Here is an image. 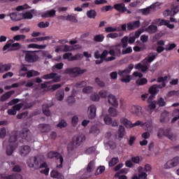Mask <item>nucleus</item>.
Segmentation results:
<instances>
[{
  "label": "nucleus",
  "mask_w": 179,
  "mask_h": 179,
  "mask_svg": "<svg viewBox=\"0 0 179 179\" xmlns=\"http://www.w3.org/2000/svg\"><path fill=\"white\" fill-rule=\"evenodd\" d=\"M83 141H86V137H85V136H74L72 138L71 143L67 148L68 150H75V149H77V148H79V146L82 145V142Z\"/></svg>",
  "instance_id": "nucleus-1"
},
{
  "label": "nucleus",
  "mask_w": 179,
  "mask_h": 179,
  "mask_svg": "<svg viewBox=\"0 0 179 179\" xmlns=\"http://www.w3.org/2000/svg\"><path fill=\"white\" fill-rule=\"evenodd\" d=\"M43 162H44L43 156H37V157H34L30 158V159H29L27 162V164L31 169H33V167H34V169L37 170L38 169H40V166L41 163H43Z\"/></svg>",
  "instance_id": "nucleus-2"
},
{
  "label": "nucleus",
  "mask_w": 179,
  "mask_h": 179,
  "mask_svg": "<svg viewBox=\"0 0 179 179\" xmlns=\"http://www.w3.org/2000/svg\"><path fill=\"white\" fill-rule=\"evenodd\" d=\"M87 71V69H81L80 67H73L66 69L64 73L66 75H71L72 78H78L80 76V75H83Z\"/></svg>",
  "instance_id": "nucleus-3"
},
{
  "label": "nucleus",
  "mask_w": 179,
  "mask_h": 179,
  "mask_svg": "<svg viewBox=\"0 0 179 179\" xmlns=\"http://www.w3.org/2000/svg\"><path fill=\"white\" fill-rule=\"evenodd\" d=\"M36 52H38V51L24 50L23 53L25 54L24 59L26 62H28L29 64L37 62L39 57Z\"/></svg>",
  "instance_id": "nucleus-4"
},
{
  "label": "nucleus",
  "mask_w": 179,
  "mask_h": 179,
  "mask_svg": "<svg viewBox=\"0 0 179 179\" xmlns=\"http://www.w3.org/2000/svg\"><path fill=\"white\" fill-rule=\"evenodd\" d=\"M120 122L122 125H124L126 128H134L135 127H143V122L141 120H137L135 123H132L131 121L128 120V119L122 117Z\"/></svg>",
  "instance_id": "nucleus-5"
},
{
  "label": "nucleus",
  "mask_w": 179,
  "mask_h": 179,
  "mask_svg": "<svg viewBox=\"0 0 179 179\" xmlns=\"http://www.w3.org/2000/svg\"><path fill=\"white\" fill-rule=\"evenodd\" d=\"M19 136H20L22 139H25L27 142H31L33 140L31 132L27 128H24L21 131H19Z\"/></svg>",
  "instance_id": "nucleus-6"
},
{
  "label": "nucleus",
  "mask_w": 179,
  "mask_h": 179,
  "mask_svg": "<svg viewBox=\"0 0 179 179\" xmlns=\"http://www.w3.org/2000/svg\"><path fill=\"white\" fill-rule=\"evenodd\" d=\"M179 164V157H175L171 160H169L164 165V168L166 170L169 169H173V167H177V165Z\"/></svg>",
  "instance_id": "nucleus-7"
},
{
  "label": "nucleus",
  "mask_w": 179,
  "mask_h": 179,
  "mask_svg": "<svg viewBox=\"0 0 179 179\" xmlns=\"http://www.w3.org/2000/svg\"><path fill=\"white\" fill-rule=\"evenodd\" d=\"M19 138V131L15 130L12 131L8 142L9 145H17V143H16V141H17V138Z\"/></svg>",
  "instance_id": "nucleus-8"
},
{
  "label": "nucleus",
  "mask_w": 179,
  "mask_h": 179,
  "mask_svg": "<svg viewBox=\"0 0 179 179\" xmlns=\"http://www.w3.org/2000/svg\"><path fill=\"white\" fill-rule=\"evenodd\" d=\"M0 179H23V176L19 173H13L11 175L2 173L0 174Z\"/></svg>",
  "instance_id": "nucleus-9"
},
{
  "label": "nucleus",
  "mask_w": 179,
  "mask_h": 179,
  "mask_svg": "<svg viewBox=\"0 0 179 179\" xmlns=\"http://www.w3.org/2000/svg\"><path fill=\"white\" fill-rule=\"evenodd\" d=\"M141 27V21L136 20L127 23V30L131 31L135 30V29H139Z\"/></svg>",
  "instance_id": "nucleus-10"
},
{
  "label": "nucleus",
  "mask_w": 179,
  "mask_h": 179,
  "mask_svg": "<svg viewBox=\"0 0 179 179\" xmlns=\"http://www.w3.org/2000/svg\"><path fill=\"white\" fill-rule=\"evenodd\" d=\"M7 16H9L10 19H11L13 22H19V20H22V14L17 11L8 13Z\"/></svg>",
  "instance_id": "nucleus-11"
},
{
  "label": "nucleus",
  "mask_w": 179,
  "mask_h": 179,
  "mask_svg": "<svg viewBox=\"0 0 179 179\" xmlns=\"http://www.w3.org/2000/svg\"><path fill=\"white\" fill-rule=\"evenodd\" d=\"M96 106L91 105L88 107V118L90 120H94L96 118Z\"/></svg>",
  "instance_id": "nucleus-12"
},
{
  "label": "nucleus",
  "mask_w": 179,
  "mask_h": 179,
  "mask_svg": "<svg viewBox=\"0 0 179 179\" xmlns=\"http://www.w3.org/2000/svg\"><path fill=\"white\" fill-rule=\"evenodd\" d=\"M164 136H166V138L173 141L177 140V136L171 133V129L170 128L164 130Z\"/></svg>",
  "instance_id": "nucleus-13"
},
{
  "label": "nucleus",
  "mask_w": 179,
  "mask_h": 179,
  "mask_svg": "<svg viewBox=\"0 0 179 179\" xmlns=\"http://www.w3.org/2000/svg\"><path fill=\"white\" fill-rule=\"evenodd\" d=\"M114 9L120 13H125L127 12V7L124 3H116L113 6Z\"/></svg>",
  "instance_id": "nucleus-14"
},
{
  "label": "nucleus",
  "mask_w": 179,
  "mask_h": 179,
  "mask_svg": "<svg viewBox=\"0 0 179 179\" xmlns=\"http://www.w3.org/2000/svg\"><path fill=\"white\" fill-rule=\"evenodd\" d=\"M31 152V148L29 145H24L20 148V153L21 156H27Z\"/></svg>",
  "instance_id": "nucleus-15"
},
{
  "label": "nucleus",
  "mask_w": 179,
  "mask_h": 179,
  "mask_svg": "<svg viewBox=\"0 0 179 179\" xmlns=\"http://www.w3.org/2000/svg\"><path fill=\"white\" fill-rule=\"evenodd\" d=\"M17 146H18V144H9L7 146L6 150V153L7 156H12V155L13 154V152H15V149H16Z\"/></svg>",
  "instance_id": "nucleus-16"
},
{
  "label": "nucleus",
  "mask_w": 179,
  "mask_h": 179,
  "mask_svg": "<svg viewBox=\"0 0 179 179\" xmlns=\"http://www.w3.org/2000/svg\"><path fill=\"white\" fill-rule=\"evenodd\" d=\"M12 94H15V90L8 91L6 93H4L1 97H0V101L1 103H3L4 101H6L8 99L12 96Z\"/></svg>",
  "instance_id": "nucleus-17"
},
{
  "label": "nucleus",
  "mask_w": 179,
  "mask_h": 179,
  "mask_svg": "<svg viewBox=\"0 0 179 179\" xmlns=\"http://www.w3.org/2000/svg\"><path fill=\"white\" fill-rule=\"evenodd\" d=\"M131 113L132 114H135L136 115H142V107L139 106H133L131 108Z\"/></svg>",
  "instance_id": "nucleus-18"
},
{
  "label": "nucleus",
  "mask_w": 179,
  "mask_h": 179,
  "mask_svg": "<svg viewBox=\"0 0 179 179\" xmlns=\"http://www.w3.org/2000/svg\"><path fill=\"white\" fill-rule=\"evenodd\" d=\"M38 128L42 134H45L51 131V126L50 124H41L38 125Z\"/></svg>",
  "instance_id": "nucleus-19"
},
{
  "label": "nucleus",
  "mask_w": 179,
  "mask_h": 179,
  "mask_svg": "<svg viewBox=\"0 0 179 179\" xmlns=\"http://www.w3.org/2000/svg\"><path fill=\"white\" fill-rule=\"evenodd\" d=\"M108 101L110 106H113V107H118V101H117L115 96L110 94L108 96Z\"/></svg>",
  "instance_id": "nucleus-20"
},
{
  "label": "nucleus",
  "mask_w": 179,
  "mask_h": 179,
  "mask_svg": "<svg viewBox=\"0 0 179 179\" xmlns=\"http://www.w3.org/2000/svg\"><path fill=\"white\" fill-rule=\"evenodd\" d=\"M153 100V96H150L147 100L148 103V108H150V110H155V108H156V105L157 104V101H152Z\"/></svg>",
  "instance_id": "nucleus-21"
},
{
  "label": "nucleus",
  "mask_w": 179,
  "mask_h": 179,
  "mask_svg": "<svg viewBox=\"0 0 179 179\" xmlns=\"http://www.w3.org/2000/svg\"><path fill=\"white\" fill-rule=\"evenodd\" d=\"M50 176L52 178H56V179H65V176H64V175H62V173H61L55 170H52L50 172Z\"/></svg>",
  "instance_id": "nucleus-22"
},
{
  "label": "nucleus",
  "mask_w": 179,
  "mask_h": 179,
  "mask_svg": "<svg viewBox=\"0 0 179 179\" xmlns=\"http://www.w3.org/2000/svg\"><path fill=\"white\" fill-rule=\"evenodd\" d=\"M166 12H167L168 15H170V12L173 15H177L179 12V5H172L171 10L170 11L169 9H167Z\"/></svg>",
  "instance_id": "nucleus-23"
},
{
  "label": "nucleus",
  "mask_w": 179,
  "mask_h": 179,
  "mask_svg": "<svg viewBox=\"0 0 179 179\" xmlns=\"http://www.w3.org/2000/svg\"><path fill=\"white\" fill-rule=\"evenodd\" d=\"M145 31H147V33H149V34H153L156 33V31H157V26L155 24H151L145 28Z\"/></svg>",
  "instance_id": "nucleus-24"
},
{
  "label": "nucleus",
  "mask_w": 179,
  "mask_h": 179,
  "mask_svg": "<svg viewBox=\"0 0 179 179\" xmlns=\"http://www.w3.org/2000/svg\"><path fill=\"white\" fill-rule=\"evenodd\" d=\"M150 94L153 96L154 94H157L159 93V85H153L149 89Z\"/></svg>",
  "instance_id": "nucleus-25"
},
{
  "label": "nucleus",
  "mask_w": 179,
  "mask_h": 179,
  "mask_svg": "<svg viewBox=\"0 0 179 179\" xmlns=\"http://www.w3.org/2000/svg\"><path fill=\"white\" fill-rule=\"evenodd\" d=\"M64 97H65V92L64 90H59L56 93V99L59 100V101H62L64 100Z\"/></svg>",
  "instance_id": "nucleus-26"
},
{
  "label": "nucleus",
  "mask_w": 179,
  "mask_h": 179,
  "mask_svg": "<svg viewBox=\"0 0 179 179\" xmlns=\"http://www.w3.org/2000/svg\"><path fill=\"white\" fill-rule=\"evenodd\" d=\"M157 53L155 52H152L149 53L148 57L145 58V60L147 61V62H149V64H150L151 62H153V60L155 58H157Z\"/></svg>",
  "instance_id": "nucleus-27"
},
{
  "label": "nucleus",
  "mask_w": 179,
  "mask_h": 179,
  "mask_svg": "<svg viewBox=\"0 0 179 179\" xmlns=\"http://www.w3.org/2000/svg\"><path fill=\"white\" fill-rule=\"evenodd\" d=\"M131 179H148V174L145 172H140L138 176L135 174Z\"/></svg>",
  "instance_id": "nucleus-28"
},
{
  "label": "nucleus",
  "mask_w": 179,
  "mask_h": 179,
  "mask_svg": "<svg viewBox=\"0 0 179 179\" xmlns=\"http://www.w3.org/2000/svg\"><path fill=\"white\" fill-rule=\"evenodd\" d=\"M131 73V70L129 69H126L124 70H120L118 71V75L120 76L122 78H125L127 76H129V74Z\"/></svg>",
  "instance_id": "nucleus-29"
},
{
  "label": "nucleus",
  "mask_w": 179,
  "mask_h": 179,
  "mask_svg": "<svg viewBox=\"0 0 179 179\" xmlns=\"http://www.w3.org/2000/svg\"><path fill=\"white\" fill-rule=\"evenodd\" d=\"M58 73H50L48 74H45L41 77V79H45V80H47L48 79H54L55 76H57Z\"/></svg>",
  "instance_id": "nucleus-30"
},
{
  "label": "nucleus",
  "mask_w": 179,
  "mask_h": 179,
  "mask_svg": "<svg viewBox=\"0 0 179 179\" xmlns=\"http://www.w3.org/2000/svg\"><path fill=\"white\" fill-rule=\"evenodd\" d=\"M87 16L89 17V19H96L97 13L94 10H90L87 11Z\"/></svg>",
  "instance_id": "nucleus-31"
},
{
  "label": "nucleus",
  "mask_w": 179,
  "mask_h": 179,
  "mask_svg": "<svg viewBox=\"0 0 179 179\" xmlns=\"http://www.w3.org/2000/svg\"><path fill=\"white\" fill-rule=\"evenodd\" d=\"M57 13L55 10H50L42 15V17H52Z\"/></svg>",
  "instance_id": "nucleus-32"
},
{
  "label": "nucleus",
  "mask_w": 179,
  "mask_h": 179,
  "mask_svg": "<svg viewBox=\"0 0 179 179\" xmlns=\"http://www.w3.org/2000/svg\"><path fill=\"white\" fill-rule=\"evenodd\" d=\"M117 134L119 138H120L121 139L124 138V136H125V127H124V126L122 125H120L119 127Z\"/></svg>",
  "instance_id": "nucleus-33"
},
{
  "label": "nucleus",
  "mask_w": 179,
  "mask_h": 179,
  "mask_svg": "<svg viewBox=\"0 0 179 179\" xmlns=\"http://www.w3.org/2000/svg\"><path fill=\"white\" fill-rule=\"evenodd\" d=\"M115 54H116V57H120L121 55V43H119L113 47Z\"/></svg>",
  "instance_id": "nucleus-34"
},
{
  "label": "nucleus",
  "mask_w": 179,
  "mask_h": 179,
  "mask_svg": "<svg viewBox=\"0 0 179 179\" xmlns=\"http://www.w3.org/2000/svg\"><path fill=\"white\" fill-rule=\"evenodd\" d=\"M39 75H40V73L38 71L31 70L27 71V78H34V76H38Z\"/></svg>",
  "instance_id": "nucleus-35"
},
{
  "label": "nucleus",
  "mask_w": 179,
  "mask_h": 179,
  "mask_svg": "<svg viewBox=\"0 0 179 179\" xmlns=\"http://www.w3.org/2000/svg\"><path fill=\"white\" fill-rule=\"evenodd\" d=\"M42 110L43 114L47 117H50V115H51V111H50V108L47 106V105H43Z\"/></svg>",
  "instance_id": "nucleus-36"
},
{
  "label": "nucleus",
  "mask_w": 179,
  "mask_h": 179,
  "mask_svg": "<svg viewBox=\"0 0 179 179\" xmlns=\"http://www.w3.org/2000/svg\"><path fill=\"white\" fill-rule=\"evenodd\" d=\"M90 134H93L94 135H99L100 133V129L96 126H92L90 130Z\"/></svg>",
  "instance_id": "nucleus-37"
},
{
  "label": "nucleus",
  "mask_w": 179,
  "mask_h": 179,
  "mask_svg": "<svg viewBox=\"0 0 179 179\" xmlns=\"http://www.w3.org/2000/svg\"><path fill=\"white\" fill-rule=\"evenodd\" d=\"M104 41V35L103 34H98L94 37V41L96 43H101Z\"/></svg>",
  "instance_id": "nucleus-38"
},
{
  "label": "nucleus",
  "mask_w": 179,
  "mask_h": 179,
  "mask_svg": "<svg viewBox=\"0 0 179 179\" xmlns=\"http://www.w3.org/2000/svg\"><path fill=\"white\" fill-rule=\"evenodd\" d=\"M118 162H120V159L118 158L117 157L112 158L111 160H110L108 162L109 167H114V166H115V164H117Z\"/></svg>",
  "instance_id": "nucleus-39"
},
{
  "label": "nucleus",
  "mask_w": 179,
  "mask_h": 179,
  "mask_svg": "<svg viewBox=\"0 0 179 179\" xmlns=\"http://www.w3.org/2000/svg\"><path fill=\"white\" fill-rule=\"evenodd\" d=\"M103 121L106 125H111V124H113V118H111L108 115H106L104 117Z\"/></svg>",
  "instance_id": "nucleus-40"
},
{
  "label": "nucleus",
  "mask_w": 179,
  "mask_h": 179,
  "mask_svg": "<svg viewBox=\"0 0 179 179\" xmlns=\"http://www.w3.org/2000/svg\"><path fill=\"white\" fill-rule=\"evenodd\" d=\"M93 169H94V162L91 161L87 164V169H86L87 172V173H92V171H93Z\"/></svg>",
  "instance_id": "nucleus-41"
},
{
  "label": "nucleus",
  "mask_w": 179,
  "mask_h": 179,
  "mask_svg": "<svg viewBox=\"0 0 179 179\" xmlns=\"http://www.w3.org/2000/svg\"><path fill=\"white\" fill-rule=\"evenodd\" d=\"M157 83H162V85H158L159 89H163V87H166V83L164 82L163 77H158Z\"/></svg>",
  "instance_id": "nucleus-42"
},
{
  "label": "nucleus",
  "mask_w": 179,
  "mask_h": 179,
  "mask_svg": "<svg viewBox=\"0 0 179 179\" xmlns=\"http://www.w3.org/2000/svg\"><path fill=\"white\" fill-rule=\"evenodd\" d=\"M66 20L69 22H71L72 23H78V20L76 19V17L72 15H67Z\"/></svg>",
  "instance_id": "nucleus-43"
},
{
  "label": "nucleus",
  "mask_w": 179,
  "mask_h": 179,
  "mask_svg": "<svg viewBox=\"0 0 179 179\" xmlns=\"http://www.w3.org/2000/svg\"><path fill=\"white\" fill-rule=\"evenodd\" d=\"M49 26H50V22H44L41 21L38 24V27H39V29H45L47 27H49Z\"/></svg>",
  "instance_id": "nucleus-44"
},
{
  "label": "nucleus",
  "mask_w": 179,
  "mask_h": 179,
  "mask_svg": "<svg viewBox=\"0 0 179 179\" xmlns=\"http://www.w3.org/2000/svg\"><path fill=\"white\" fill-rule=\"evenodd\" d=\"M30 8H31V7L27 4H25L24 6H17L15 8V10H17V12H20V10H24V9H30Z\"/></svg>",
  "instance_id": "nucleus-45"
},
{
  "label": "nucleus",
  "mask_w": 179,
  "mask_h": 179,
  "mask_svg": "<svg viewBox=\"0 0 179 179\" xmlns=\"http://www.w3.org/2000/svg\"><path fill=\"white\" fill-rule=\"evenodd\" d=\"M150 9H152V6L147 7L145 8H142L140 10V12H141L142 15L146 16L147 15H149V13H150Z\"/></svg>",
  "instance_id": "nucleus-46"
},
{
  "label": "nucleus",
  "mask_w": 179,
  "mask_h": 179,
  "mask_svg": "<svg viewBox=\"0 0 179 179\" xmlns=\"http://www.w3.org/2000/svg\"><path fill=\"white\" fill-rule=\"evenodd\" d=\"M22 19L27 20L33 19V14H31L30 12H25L22 15Z\"/></svg>",
  "instance_id": "nucleus-47"
},
{
  "label": "nucleus",
  "mask_w": 179,
  "mask_h": 179,
  "mask_svg": "<svg viewBox=\"0 0 179 179\" xmlns=\"http://www.w3.org/2000/svg\"><path fill=\"white\" fill-rule=\"evenodd\" d=\"M96 152V147L92 146L88 148L85 151V155H92V153H94Z\"/></svg>",
  "instance_id": "nucleus-48"
},
{
  "label": "nucleus",
  "mask_w": 179,
  "mask_h": 179,
  "mask_svg": "<svg viewBox=\"0 0 179 179\" xmlns=\"http://www.w3.org/2000/svg\"><path fill=\"white\" fill-rule=\"evenodd\" d=\"M136 83H137L138 86H143V85H146V83H148V79L143 78L140 80H137Z\"/></svg>",
  "instance_id": "nucleus-49"
},
{
  "label": "nucleus",
  "mask_w": 179,
  "mask_h": 179,
  "mask_svg": "<svg viewBox=\"0 0 179 179\" xmlns=\"http://www.w3.org/2000/svg\"><path fill=\"white\" fill-rule=\"evenodd\" d=\"M106 171V167L103 166H99L95 172V176H99V174H102Z\"/></svg>",
  "instance_id": "nucleus-50"
},
{
  "label": "nucleus",
  "mask_w": 179,
  "mask_h": 179,
  "mask_svg": "<svg viewBox=\"0 0 179 179\" xmlns=\"http://www.w3.org/2000/svg\"><path fill=\"white\" fill-rule=\"evenodd\" d=\"M78 122H79V117L78 115H74L71 118V124L73 127H76L78 125Z\"/></svg>",
  "instance_id": "nucleus-51"
},
{
  "label": "nucleus",
  "mask_w": 179,
  "mask_h": 179,
  "mask_svg": "<svg viewBox=\"0 0 179 179\" xmlns=\"http://www.w3.org/2000/svg\"><path fill=\"white\" fill-rule=\"evenodd\" d=\"M95 83L100 87H104V86H106V83L103 80H100V78L99 77H96L95 78Z\"/></svg>",
  "instance_id": "nucleus-52"
},
{
  "label": "nucleus",
  "mask_w": 179,
  "mask_h": 179,
  "mask_svg": "<svg viewBox=\"0 0 179 179\" xmlns=\"http://www.w3.org/2000/svg\"><path fill=\"white\" fill-rule=\"evenodd\" d=\"M128 36H124L122 38V48H127L128 47Z\"/></svg>",
  "instance_id": "nucleus-53"
},
{
  "label": "nucleus",
  "mask_w": 179,
  "mask_h": 179,
  "mask_svg": "<svg viewBox=\"0 0 179 179\" xmlns=\"http://www.w3.org/2000/svg\"><path fill=\"white\" fill-rule=\"evenodd\" d=\"M61 78L62 76L59 75V76H56L51 81H46L45 83H48V85H51V83H52L53 82H55V83H57V82H59V80H61Z\"/></svg>",
  "instance_id": "nucleus-54"
},
{
  "label": "nucleus",
  "mask_w": 179,
  "mask_h": 179,
  "mask_svg": "<svg viewBox=\"0 0 179 179\" xmlns=\"http://www.w3.org/2000/svg\"><path fill=\"white\" fill-rule=\"evenodd\" d=\"M157 101V104L159 106V107H164L166 106V101H164V99L160 97L158 99Z\"/></svg>",
  "instance_id": "nucleus-55"
},
{
  "label": "nucleus",
  "mask_w": 179,
  "mask_h": 179,
  "mask_svg": "<svg viewBox=\"0 0 179 179\" xmlns=\"http://www.w3.org/2000/svg\"><path fill=\"white\" fill-rule=\"evenodd\" d=\"M82 59V56L79 54L76 55H71V57L69 59V61H79Z\"/></svg>",
  "instance_id": "nucleus-56"
},
{
  "label": "nucleus",
  "mask_w": 179,
  "mask_h": 179,
  "mask_svg": "<svg viewBox=\"0 0 179 179\" xmlns=\"http://www.w3.org/2000/svg\"><path fill=\"white\" fill-rule=\"evenodd\" d=\"M108 113L110 114V115H112V117H117V109L113 107H110L108 109Z\"/></svg>",
  "instance_id": "nucleus-57"
},
{
  "label": "nucleus",
  "mask_w": 179,
  "mask_h": 179,
  "mask_svg": "<svg viewBox=\"0 0 179 179\" xmlns=\"http://www.w3.org/2000/svg\"><path fill=\"white\" fill-rule=\"evenodd\" d=\"M87 83L85 81H80L78 83H76V84H74V87H85V86H86Z\"/></svg>",
  "instance_id": "nucleus-58"
},
{
  "label": "nucleus",
  "mask_w": 179,
  "mask_h": 179,
  "mask_svg": "<svg viewBox=\"0 0 179 179\" xmlns=\"http://www.w3.org/2000/svg\"><path fill=\"white\" fill-rule=\"evenodd\" d=\"M68 125V124L66 123V122L65 121V120H62L57 125V127L58 128H65V127H66Z\"/></svg>",
  "instance_id": "nucleus-59"
},
{
  "label": "nucleus",
  "mask_w": 179,
  "mask_h": 179,
  "mask_svg": "<svg viewBox=\"0 0 179 179\" xmlns=\"http://www.w3.org/2000/svg\"><path fill=\"white\" fill-rule=\"evenodd\" d=\"M28 115H29V112L27 111L23 112V113H21L20 114H18L17 115V120H22V118H26V117H27Z\"/></svg>",
  "instance_id": "nucleus-60"
},
{
  "label": "nucleus",
  "mask_w": 179,
  "mask_h": 179,
  "mask_svg": "<svg viewBox=\"0 0 179 179\" xmlns=\"http://www.w3.org/2000/svg\"><path fill=\"white\" fill-rule=\"evenodd\" d=\"M64 68V63H62V62H60V63H57V64H55L54 66H53V71L55 70V69H58V70H61V69H62Z\"/></svg>",
  "instance_id": "nucleus-61"
},
{
  "label": "nucleus",
  "mask_w": 179,
  "mask_h": 179,
  "mask_svg": "<svg viewBox=\"0 0 179 179\" xmlns=\"http://www.w3.org/2000/svg\"><path fill=\"white\" fill-rule=\"evenodd\" d=\"M83 93H86L89 94V93H92L93 92V87L90 86H87L83 90Z\"/></svg>",
  "instance_id": "nucleus-62"
},
{
  "label": "nucleus",
  "mask_w": 179,
  "mask_h": 179,
  "mask_svg": "<svg viewBox=\"0 0 179 179\" xmlns=\"http://www.w3.org/2000/svg\"><path fill=\"white\" fill-rule=\"evenodd\" d=\"M26 36L24 35H16L13 37V40L15 41H20V40H24Z\"/></svg>",
  "instance_id": "nucleus-63"
},
{
  "label": "nucleus",
  "mask_w": 179,
  "mask_h": 179,
  "mask_svg": "<svg viewBox=\"0 0 179 179\" xmlns=\"http://www.w3.org/2000/svg\"><path fill=\"white\" fill-rule=\"evenodd\" d=\"M106 33H114V31H117V29L113 27H108L105 28Z\"/></svg>",
  "instance_id": "nucleus-64"
}]
</instances>
